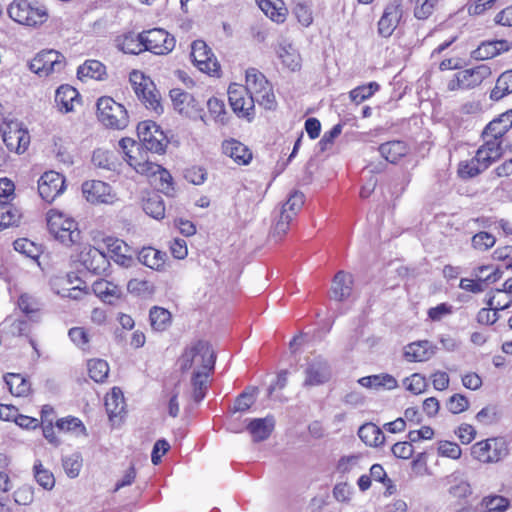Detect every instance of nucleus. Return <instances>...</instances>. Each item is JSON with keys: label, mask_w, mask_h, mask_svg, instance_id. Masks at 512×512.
I'll use <instances>...</instances> for the list:
<instances>
[{"label": "nucleus", "mask_w": 512, "mask_h": 512, "mask_svg": "<svg viewBox=\"0 0 512 512\" xmlns=\"http://www.w3.org/2000/svg\"><path fill=\"white\" fill-rule=\"evenodd\" d=\"M7 12L16 23L34 28L44 24L49 17L45 5L37 0H13Z\"/></svg>", "instance_id": "f257e3e1"}, {"label": "nucleus", "mask_w": 512, "mask_h": 512, "mask_svg": "<svg viewBox=\"0 0 512 512\" xmlns=\"http://www.w3.org/2000/svg\"><path fill=\"white\" fill-rule=\"evenodd\" d=\"M215 355L206 341H196L188 346L180 358V367L183 371H213Z\"/></svg>", "instance_id": "f03ea898"}, {"label": "nucleus", "mask_w": 512, "mask_h": 512, "mask_svg": "<svg viewBox=\"0 0 512 512\" xmlns=\"http://www.w3.org/2000/svg\"><path fill=\"white\" fill-rule=\"evenodd\" d=\"M304 204V194L300 191H293L287 201L282 205L275 222L270 231V237L279 241L288 232L291 223Z\"/></svg>", "instance_id": "7ed1b4c3"}, {"label": "nucleus", "mask_w": 512, "mask_h": 512, "mask_svg": "<svg viewBox=\"0 0 512 512\" xmlns=\"http://www.w3.org/2000/svg\"><path fill=\"white\" fill-rule=\"evenodd\" d=\"M245 90L254 96L256 102L267 110L275 109L277 102L271 84L263 73L255 68L246 71Z\"/></svg>", "instance_id": "20e7f679"}, {"label": "nucleus", "mask_w": 512, "mask_h": 512, "mask_svg": "<svg viewBox=\"0 0 512 512\" xmlns=\"http://www.w3.org/2000/svg\"><path fill=\"white\" fill-rule=\"evenodd\" d=\"M47 226L50 234L66 246L76 245L80 241L81 232L77 223L61 212L50 211Z\"/></svg>", "instance_id": "39448f33"}, {"label": "nucleus", "mask_w": 512, "mask_h": 512, "mask_svg": "<svg viewBox=\"0 0 512 512\" xmlns=\"http://www.w3.org/2000/svg\"><path fill=\"white\" fill-rule=\"evenodd\" d=\"M130 82L135 94L145 107L155 114L160 115L163 112L161 96L153 81L143 73L133 71L130 74Z\"/></svg>", "instance_id": "423d86ee"}, {"label": "nucleus", "mask_w": 512, "mask_h": 512, "mask_svg": "<svg viewBox=\"0 0 512 512\" xmlns=\"http://www.w3.org/2000/svg\"><path fill=\"white\" fill-rule=\"evenodd\" d=\"M98 120L106 127L122 130L127 127L129 117L125 107L111 97H101L97 101Z\"/></svg>", "instance_id": "0eeeda50"}, {"label": "nucleus", "mask_w": 512, "mask_h": 512, "mask_svg": "<svg viewBox=\"0 0 512 512\" xmlns=\"http://www.w3.org/2000/svg\"><path fill=\"white\" fill-rule=\"evenodd\" d=\"M508 454L506 442L502 438H489L475 443L471 455L482 463H496Z\"/></svg>", "instance_id": "6e6552de"}, {"label": "nucleus", "mask_w": 512, "mask_h": 512, "mask_svg": "<svg viewBox=\"0 0 512 512\" xmlns=\"http://www.w3.org/2000/svg\"><path fill=\"white\" fill-rule=\"evenodd\" d=\"M74 257L84 269L95 275L105 273L110 266L108 255L88 244L80 245Z\"/></svg>", "instance_id": "1a4fd4ad"}, {"label": "nucleus", "mask_w": 512, "mask_h": 512, "mask_svg": "<svg viewBox=\"0 0 512 512\" xmlns=\"http://www.w3.org/2000/svg\"><path fill=\"white\" fill-rule=\"evenodd\" d=\"M137 134L143 147L148 151L157 154L165 151L168 144L167 137L155 122H140L137 126Z\"/></svg>", "instance_id": "9d476101"}, {"label": "nucleus", "mask_w": 512, "mask_h": 512, "mask_svg": "<svg viewBox=\"0 0 512 512\" xmlns=\"http://www.w3.org/2000/svg\"><path fill=\"white\" fill-rule=\"evenodd\" d=\"M64 67V56L52 49L39 52L29 63L30 70L40 77L61 72Z\"/></svg>", "instance_id": "9b49d317"}, {"label": "nucleus", "mask_w": 512, "mask_h": 512, "mask_svg": "<svg viewBox=\"0 0 512 512\" xmlns=\"http://www.w3.org/2000/svg\"><path fill=\"white\" fill-rule=\"evenodd\" d=\"M2 138L9 151L23 153L30 142V136L21 123L17 121L5 122L1 126Z\"/></svg>", "instance_id": "f8f14e48"}, {"label": "nucleus", "mask_w": 512, "mask_h": 512, "mask_svg": "<svg viewBox=\"0 0 512 512\" xmlns=\"http://www.w3.org/2000/svg\"><path fill=\"white\" fill-rule=\"evenodd\" d=\"M229 103L233 111L239 116L251 121L254 118L256 100L243 86L233 84L228 89Z\"/></svg>", "instance_id": "ddd939ff"}, {"label": "nucleus", "mask_w": 512, "mask_h": 512, "mask_svg": "<svg viewBox=\"0 0 512 512\" xmlns=\"http://www.w3.org/2000/svg\"><path fill=\"white\" fill-rule=\"evenodd\" d=\"M82 193L85 199L92 204L113 205L117 194L110 184L100 180H90L82 184Z\"/></svg>", "instance_id": "4468645a"}, {"label": "nucleus", "mask_w": 512, "mask_h": 512, "mask_svg": "<svg viewBox=\"0 0 512 512\" xmlns=\"http://www.w3.org/2000/svg\"><path fill=\"white\" fill-rule=\"evenodd\" d=\"M191 58L194 65L202 72L216 75L220 65L213 52L203 40H195L191 44Z\"/></svg>", "instance_id": "2eb2a0df"}, {"label": "nucleus", "mask_w": 512, "mask_h": 512, "mask_svg": "<svg viewBox=\"0 0 512 512\" xmlns=\"http://www.w3.org/2000/svg\"><path fill=\"white\" fill-rule=\"evenodd\" d=\"M143 41L145 51H150L156 55L169 54L176 44L174 36L161 28L144 31Z\"/></svg>", "instance_id": "dca6fc26"}, {"label": "nucleus", "mask_w": 512, "mask_h": 512, "mask_svg": "<svg viewBox=\"0 0 512 512\" xmlns=\"http://www.w3.org/2000/svg\"><path fill=\"white\" fill-rule=\"evenodd\" d=\"M304 374L305 387L318 386L330 380L331 368L327 360L321 356H315L307 361Z\"/></svg>", "instance_id": "f3484780"}, {"label": "nucleus", "mask_w": 512, "mask_h": 512, "mask_svg": "<svg viewBox=\"0 0 512 512\" xmlns=\"http://www.w3.org/2000/svg\"><path fill=\"white\" fill-rule=\"evenodd\" d=\"M65 190V178L56 171L45 172L38 180V192L40 197L51 203Z\"/></svg>", "instance_id": "a211bd4d"}, {"label": "nucleus", "mask_w": 512, "mask_h": 512, "mask_svg": "<svg viewBox=\"0 0 512 512\" xmlns=\"http://www.w3.org/2000/svg\"><path fill=\"white\" fill-rule=\"evenodd\" d=\"M402 16L401 4L394 0L387 4L383 15L378 22V32L383 37H389L397 27Z\"/></svg>", "instance_id": "6ab92c4d"}, {"label": "nucleus", "mask_w": 512, "mask_h": 512, "mask_svg": "<svg viewBox=\"0 0 512 512\" xmlns=\"http://www.w3.org/2000/svg\"><path fill=\"white\" fill-rule=\"evenodd\" d=\"M445 485L448 486V494L455 499H466L472 495V487L460 471H455L445 478Z\"/></svg>", "instance_id": "aec40b11"}, {"label": "nucleus", "mask_w": 512, "mask_h": 512, "mask_svg": "<svg viewBox=\"0 0 512 512\" xmlns=\"http://www.w3.org/2000/svg\"><path fill=\"white\" fill-rule=\"evenodd\" d=\"M436 353V346L428 340L412 342L405 346L404 357L409 362H424Z\"/></svg>", "instance_id": "412c9836"}, {"label": "nucleus", "mask_w": 512, "mask_h": 512, "mask_svg": "<svg viewBox=\"0 0 512 512\" xmlns=\"http://www.w3.org/2000/svg\"><path fill=\"white\" fill-rule=\"evenodd\" d=\"M353 277L350 273L339 271L333 278L330 298L335 301H344L352 294Z\"/></svg>", "instance_id": "4be33fe9"}, {"label": "nucleus", "mask_w": 512, "mask_h": 512, "mask_svg": "<svg viewBox=\"0 0 512 512\" xmlns=\"http://www.w3.org/2000/svg\"><path fill=\"white\" fill-rule=\"evenodd\" d=\"M511 44L507 40H492L482 42L477 49L471 53L476 60L491 59L503 52L509 51Z\"/></svg>", "instance_id": "5701e85b"}, {"label": "nucleus", "mask_w": 512, "mask_h": 512, "mask_svg": "<svg viewBox=\"0 0 512 512\" xmlns=\"http://www.w3.org/2000/svg\"><path fill=\"white\" fill-rule=\"evenodd\" d=\"M222 151L238 165H247L252 160V152L249 148L235 139L225 140L222 143Z\"/></svg>", "instance_id": "b1692460"}, {"label": "nucleus", "mask_w": 512, "mask_h": 512, "mask_svg": "<svg viewBox=\"0 0 512 512\" xmlns=\"http://www.w3.org/2000/svg\"><path fill=\"white\" fill-rule=\"evenodd\" d=\"M457 73L462 82V90H467L479 86L491 75V69L487 65L482 64Z\"/></svg>", "instance_id": "393cba45"}, {"label": "nucleus", "mask_w": 512, "mask_h": 512, "mask_svg": "<svg viewBox=\"0 0 512 512\" xmlns=\"http://www.w3.org/2000/svg\"><path fill=\"white\" fill-rule=\"evenodd\" d=\"M109 257L121 266H128L132 260L128 255L129 246L121 239L107 237L103 240Z\"/></svg>", "instance_id": "a878e982"}, {"label": "nucleus", "mask_w": 512, "mask_h": 512, "mask_svg": "<svg viewBox=\"0 0 512 512\" xmlns=\"http://www.w3.org/2000/svg\"><path fill=\"white\" fill-rule=\"evenodd\" d=\"M144 32L136 34L128 32L118 36L115 39L116 47L126 54H139L145 51V43L143 41Z\"/></svg>", "instance_id": "bb28decb"}, {"label": "nucleus", "mask_w": 512, "mask_h": 512, "mask_svg": "<svg viewBox=\"0 0 512 512\" xmlns=\"http://www.w3.org/2000/svg\"><path fill=\"white\" fill-rule=\"evenodd\" d=\"M512 127V110L506 111L493 119L484 129L483 137L502 139Z\"/></svg>", "instance_id": "cd10ccee"}, {"label": "nucleus", "mask_w": 512, "mask_h": 512, "mask_svg": "<svg viewBox=\"0 0 512 512\" xmlns=\"http://www.w3.org/2000/svg\"><path fill=\"white\" fill-rule=\"evenodd\" d=\"M276 53L282 64L291 71H297L301 68V57L297 49L285 41L279 43Z\"/></svg>", "instance_id": "c85d7f7f"}, {"label": "nucleus", "mask_w": 512, "mask_h": 512, "mask_svg": "<svg viewBox=\"0 0 512 512\" xmlns=\"http://www.w3.org/2000/svg\"><path fill=\"white\" fill-rule=\"evenodd\" d=\"M170 97L174 108L181 114L191 117L192 111L190 107L197 110L198 104L193 95L188 92L175 88L170 91Z\"/></svg>", "instance_id": "c756f323"}, {"label": "nucleus", "mask_w": 512, "mask_h": 512, "mask_svg": "<svg viewBox=\"0 0 512 512\" xmlns=\"http://www.w3.org/2000/svg\"><path fill=\"white\" fill-rule=\"evenodd\" d=\"M78 91L70 85H61L55 93V102L60 111L70 112L74 108V104L79 102Z\"/></svg>", "instance_id": "7c9ffc66"}, {"label": "nucleus", "mask_w": 512, "mask_h": 512, "mask_svg": "<svg viewBox=\"0 0 512 512\" xmlns=\"http://www.w3.org/2000/svg\"><path fill=\"white\" fill-rule=\"evenodd\" d=\"M274 429V419L272 417L256 418L249 422L247 430L254 441L266 440Z\"/></svg>", "instance_id": "2f4dec72"}, {"label": "nucleus", "mask_w": 512, "mask_h": 512, "mask_svg": "<svg viewBox=\"0 0 512 512\" xmlns=\"http://www.w3.org/2000/svg\"><path fill=\"white\" fill-rule=\"evenodd\" d=\"M259 8L276 23H283L286 19L287 9L282 0H257Z\"/></svg>", "instance_id": "473e14b6"}, {"label": "nucleus", "mask_w": 512, "mask_h": 512, "mask_svg": "<svg viewBox=\"0 0 512 512\" xmlns=\"http://www.w3.org/2000/svg\"><path fill=\"white\" fill-rule=\"evenodd\" d=\"M381 156L390 163H396L408 153V147L405 142L394 140L383 143L378 148Z\"/></svg>", "instance_id": "72a5a7b5"}, {"label": "nucleus", "mask_w": 512, "mask_h": 512, "mask_svg": "<svg viewBox=\"0 0 512 512\" xmlns=\"http://www.w3.org/2000/svg\"><path fill=\"white\" fill-rule=\"evenodd\" d=\"M359 438L370 447L381 446L385 441L383 431L374 423H365L358 430Z\"/></svg>", "instance_id": "f704fd0d"}, {"label": "nucleus", "mask_w": 512, "mask_h": 512, "mask_svg": "<svg viewBox=\"0 0 512 512\" xmlns=\"http://www.w3.org/2000/svg\"><path fill=\"white\" fill-rule=\"evenodd\" d=\"M92 290L97 297L107 303H112L121 294L117 285L105 279L96 280L92 285Z\"/></svg>", "instance_id": "c9c22d12"}, {"label": "nucleus", "mask_w": 512, "mask_h": 512, "mask_svg": "<svg viewBox=\"0 0 512 512\" xmlns=\"http://www.w3.org/2000/svg\"><path fill=\"white\" fill-rule=\"evenodd\" d=\"M141 263L153 270H161L164 267L166 253L155 248H143L138 256Z\"/></svg>", "instance_id": "e433bc0d"}, {"label": "nucleus", "mask_w": 512, "mask_h": 512, "mask_svg": "<svg viewBox=\"0 0 512 512\" xmlns=\"http://www.w3.org/2000/svg\"><path fill=\"white\" fill-rule=\"evenodd\" d=\"M4 381L10 393L17 397L27 396L30 391V383L21 374L7 373L4 376Z\"/></svg>", "instance_id": "4c0bfd02"}, {"label": "nucleus", "mask_w": 512, "mask_h": 512, "mask_svg": "<svg viewBox=\"0 0 512 512\" xmlns=\"http://www.w3.org/2000/svg\"><path fill=\"white\" fill-rule=\"evenodd\" d=\"M211 372L212 371H193L191 385L193 388L192 397L194 401L200 402L205 398Z\"/></svg>", "instance_id": "58836bf2"}, {"label": "nucleus", "mask_w": 512, "mask_h": 512, "mask_svg": "<svg viewBox=\"0 0 512 512\" xmlns=\"http://www.w3.org/2000/svg\"><path fill=\"white\" fill-rule=\"evenodd\" d=\"M105 407L110 418L117 417L124 411L125 401L120 388L114 387L111 393L106 395Z\"/></svg>", "instance_id": "ea45409f"}, {"label": "nucleus", "mask_w": 512, "mask_h": 512, "mask_svg": "<svg viewBox=\"0 0 512 512\" xmlns=\"http://www.w3.org/2000/svg\"><path fill=\"white\" fill-rule=\"evenodd\" d=\"M105 74V66L98 60H87L77 70V76L84 81L87 78L101 80Z\"/></svg>", "instance_id": "a19ab883"}, {"label": "nucleus", "mask_w": 512, "mask_h": 512, "mask_svg": "<svg viewBox=\"0 0 512 512\" xmlns=\"http://www.w3.org/2000/svg\"><path fill=\"white\" fill-rule=\"evenodd\" d=\"M143 210L150 217L160 220L165 216V205L162 197L157 193L150 194L143 200Z\"/></svg>", "instance_id": "79ce46f5"}, {"label": "nucleus", "mask_w": 512, "mask_h": 512, "mask_svg": "<svg viewBox=\"0 0 512 512\" xmlns=\"http://www.w3.org/2000/svg\"><path fill=\"white\" fill-rule=\"evenodd\" d=\"M147 169H144V165L139 164V169L137 171L140 172H149L151 174H159V180H160V190L164 192L166 195H170L171 191L173 190L172 187V177L170 173L162 168L160 165L152 164V163H146Z\"/></svg>", "instance_id": "37998d69"}, {"label": "nucleus", "mask_w": 512, "mask_h": 512, "mask_svg": "<svg viewBox=\"0 0 512 512\" xmlns=\"http://www.w3.org/2000/svg\"><path fill=\"white\" fill-rule=\"evenodd\" d=\"M510 93H512V70L505 71L498 77L496 85L490 93V99L499 101Z\"/></svg>", "instance_id": "c03bdc74"}, {"label": "nucleus", "mask_w": 512, "mask_h": 512, "mask_svg": "<svg viewBox=\"0 0 512 512\" xmlns=\"http://www.w3.org/2000/svg\"><path fill=\"white\" fill-rule=\"evenodd\" d=\"M362 459L363 458L360 454L342 456L337 462L336 472L343 476L351 473H357L362 469Z\"/></svg>", "instance_id": "a18cd8bd"}, {"label": "nucleus", "mask_w": 512, "mask_h": 512, "mask_svg": "<svg viewBox=\"0 0 512 512\" xmlns=\"http://www.w3.org/2000/svg\"><path fill=\"white\" fill-rule=\"evenodd\" d=\"M149 319L153 330L164 331L171 323V314L168 310L155 306L150 310Z\"/></svg>", "instance_id": "49530a36"}, {"label": "nucleus", "mask_w": 512, "mask_h": 512, "mask_svg": "<svg viewBox=\"0 0 512 512\" xmlns=\"http://www.w3.org/2000/svg\"><path fill=\"white\" fill-rule=\"evenodd\" d=\"M33 474L35 481L45 490H52L55 486L53 473L46 469L40 460H36L33 465Z\"/></svg>", "instance_id": "de8ad7c7"}, {"label": "nucleus", "mask_w": 512, "mask_h": 512, "mask_svg": "<svg viewBox=\"0 0 512 512\" xmlns=\"http://www.w3.org/2000/svg\"><path fill=\"white\" fill-rule=\"evenodd\" d=\"M480 506L486 512H504L509 508L510 501L501 495H488L482 498Z\"/></svg>", "instance_id": "09e8293b"}, {"label": "nucleus", "mask_w": 512, "mask_h": 512, "mask_svg": "<svg viewBox=\"0 0 512 512\" xmlns=\"http://www.w3.org/2000/svg\"><path fill=\"white\" fill-rule=\"evenodd\" d=\"M87 366L89 376L95 382H104V380L108 377L109 365L105 360L92 359L88 361Z\"/></svg>", "instance_id": "8fccbe9b"}, {"label": "nucleus", "mask_w": 512, "mask_h": 512, "mask_svg": "<svg viewBox=\"0 0 512 512\" xmlns=\"http://www.w3.org/2000/svg\"><path fill=\"white\" fill-rule=\"evenodd\" d=\"M20 214L16 208L6 202L0 204V230L19 222Z\"/></svg>", "instance_id": "3c124183"}, {"label": "nucleus", "mask_w": 512, "mask_h": 512, "mask_svg": "<svg viewBox=\"0 0 512 512\" xmlns=\"http://www.w3.org/2000/svg\"><path fill=\"white\" fill-rule=\"evenodd\" d=\"M379 84L370 82L367 85H361L350 91L349 97L355 104H360L374 95L379 90Z\"/></svg>", "instance_id": "603ef678"}, {"label": "nucleus", "mask_w": 512, "mask_h": 512, "mask_svg": "<svg viewBox=\"0 0 512 512\" xmlns=\"http://www.w3.org/2000/svg\"><path fill=\"white\" fill-rule=\"evenodd\" d=\"M93 164L101 169L112 170L115 167L113 152L98 148L92 155Z\"/></svg>", "instance_id": "864d4df0"}, {"label": "nucleus", "mask_w": 512, "mask_h": 512, "mask_svg": "<svg viewBox=\"0 0 512 512\" xmlns=\"http://www.w3.org/2000/svg\"><path fill=\"white\" fill-rule=\"evenodd\" d=\"M83 460L79 453H73L65 456L62 460V466L69 478H76L82 468Z\"/></svg>", "instance_id": "5fc2aeb1"}, {"label": "nucleus", "mask_w": 512, "mask_h": 512, "mask_svg": "<svg viewBox=\"0 0 512 512\" xmlns=\"http://www.w3.org/2000/svg\"><path fill=\"white\" fill-rule=\"evenodd\" d=\"M293 13L295 14L298 22L304 27H308L313 22V16L310 6L304 0L294 1Z\"/></svg>", "instance_id": "6e6d98bb"}, {"label": "nucleus", "mask_w": 512, "mask_h": 512, "mask_svg": "<svg viewBox=\"0 0 512 512\" xmlns=\"http://www.w3.org/2000/svg\"><path fill=\"white\" fill-rule=\"evenodd\" d=\"M511 303L512 297L507 292L501 291V289H496L486 302L487 306L494 308L497 312L509 308Z\"/></svg>", "instance_id": "4d7b16f0"}, {"label": "nucleus", "mask_w": 512, "mask_h": 512, "mask_svg": "<svg viewBox=\"0 0 512 512\" xmlns=\"http://www.w3.org/2000/svg\"><path fill=\"white\" fill-rule=\"evenodd\" d=\"M257 394V388H251L241 393L234 403V411L245 412L255 402Z\"/></svg>", "instance_id": "13d9d810"}, {"label": "nucleus", "mask_w": 512, "mask_h": 512, "mask_svg": "<svg viewBox=\"0 0 512 512\" xmlns=\"http://www.w3.org/2000/svg\"><path fill=\"white\" fill-rule=\"evenodd\" d=\"M415 3L414 16L417 19L425 20L434 11L435 6L439 0H413Z\"/></svg>", "instance_id": "bf43d9fd"}, {"label": "nucleus", "mask_w": 512, "mask_h": 512, "mask_svg": "<svg viewBox=\"0 0 512 512\" xmlns=\"http://www.w3.org/2000/svg\"><path fill=\"white\" fill-rule=\"evenodd\" d=\"M496 238L488 232H479L472 237V246L480 251H486L493 247Z\"/></svg>", "instance_id": "052dcab7"}, {"label": "nucleus", "mask_w": 512, "mask_h": 512, "mask_svg": "<svg viewBox=\"0 0 512 512\" xmlns=\"http://www.w3.org/2000/svg\"><path fill=\"white\" fill-rule=\"evenodd\" d=\"M14 249L25 256L35 259L39 255L38 247L30 240L21 238L14 242Z\"/></svg>", "instance_id": "680f3d73"}, {"label": "nucleus", "mask_w": 512, "mask_h": 512, "mask_svg": "<svg viewBox=\"0 0 512 512\" xmlns=\"http://www.w3.org/2000/svg\"><path fill=\"white\" fill-rule=\"evenodd\" d=\"M404 383L406 385L407 390L414 394L422 393L427 386L425 376L419 373H414L410 377H407Z\"/></svg>", "instance_id": "e2e57ef3"}, {"label": "nucleus", "mask_w": 512, "mask_h": 512, "mask_svg": "<svg viewBox=\"0 0 512 512\" xmlns=\"http://www.w3.org/2000/svg\"><path fill=\"white\" fill-rule=\"evenodd\" d=\"M127 289L131 293L138 295L151 294L154 291L153 284L148 280L131 279L127 284Z\"/></svg>", "instance_id": "0e129e2a"}, {"label": "nucleus", "mask_w": 512, "mask_h": 512, "mask_svg": "<svg viewBox=\"0 0 512 512\" xmlns=\"http://www.w3.org/2000/svg\"><path fill=\"white\" fill-rule=\"evenodd\" d=\"M56 427L61 431H73L81 433L85 431L83 423L76 417L62 418L56 422Z\"/></svg>", "instance_id": "69168bd1"}, {"label": "nucleus", "mask_w": 512, "mask_h": 512, "mask_svg": "<svg viewBox=\"0 0 512 512\" xmlns=\"http://www.w3.org/2000/svg\"><path fill=\"white\" fill-rule=\"evenodd\" d=\"M207 106L211 116L218 122H224V115L226 114L225 104L222 100L212 97L207 101Z\"/></svg>", "instance_id": "338daca9"}, {"label": "nucleus", "mask_w": 512, "mask_h": 512, "mask_svg": "<svg viewBox=\"0 0 512 512\" xmlns=\"http://www.w3.org/2000/svg\"><path fill=\"white\" fill-rule=\"evenodd\" d=\"M14 501L19 505H30L34 501V488L23 485L14 492Z\"/></svg>", "instance_id": "774afa93"}]
</instances>
